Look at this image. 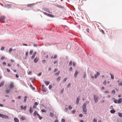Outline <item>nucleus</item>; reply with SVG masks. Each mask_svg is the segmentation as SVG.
<instances>
[{
	"label": "nucleus",
	"instance_id": "obj_41",
	"mask_svg": "<svg viewBox=\"0 0 122 122\" xmlns=\"http://www.w3.org/2000/svg\"><path fill=\"white\" fill-rule=\"evenodd\" d=\"M76 112V110H74L73 111H72V112L73 114H74Z\"/></svg>",
	"mask_w": 122,
	"mask_h": 122
},
{
	"label": "nucleus",
	"instance_id": "obj_44",
	"mask_svg": "<svg viewBox=\"0 0 122 122\" xmlns=\"http://www.w3.org/2000/svg\"><path fill=\"white\" fill-rule=\"evenodd\" d=\"M68 107L69 110H71L72 108V107L71 105L69 106Z\"/></svg>",
	"mask_w": 122,
	"mask_h": 122
},
{
	"label": "nucleus",
	"instance_id": "obj_39",
	"mask_svg": "<svg viewBox=\"0 0 122 122\" xmlns=\"http://www.w3.org/2000/svg\"><path fill=\"white\" fill-rule=\"evenodd\" d=\"M70 85H71L70 83H69V84H68L67 86V88H69L70 86Z\"/></svg>",
	"mask_w": 122,
	"mask_h": 122
},
{
	"label": "nucleus",
	"instance_id": "obj_8",
	"mask_svg": "<svg viewBox=\"0 0 122 122\" xmlns=\"http://www.w3.org/2000/svg\"><path fill=\"white\" fill-rule=\"evenodd\" d=\"M0 19L2 20H4L5 19V17L4 15H2L0 17Z\"/></svg>",
	"mask_w": 122,
	"mask_h": 122
},
{
	"label": "nucleus",
	"instance_id": "obj_37",
	"mask_svg": "<svg viewBox=\"0 0 122 122\" xmlns=\"http://www.w3.org/2000/svg\"><path fill=\"white\" fill-rule=\"evenodd\" d=\"M12 48H10L9 49V53H10L11 52V51L12 50Z\"/></svg>",
	"mask_w": 122,
	"mask_h": 122
},
{
	"label": "nucleus",
	"instance_id": "obj_6",
	"mask_svg": "<svg viewBox=\"0 0 122 122\" xmlns=\"http://www.w3.org/2000/svg\"><path fill=\"white\" fill-rule=\"evenodd\" d=\"M10 90H11V89L10 88H9V89H8V88L6 89V91H5V92L7 94H9V93L10 92Z\"/></svg>",
	"mask_w": 122,
	"mask_h": 122
},
{
	"label": "nucleus",
	"instance_id": "obj_43",
	"mask_svg": "<svg viewBox=\"0 0 122 122\" xmlns=\"http://www.w3.org/2000/svg\"><path fill=\"white\" fill-rule=\"evenodd\" d=\"M100 74V73L99 72H97L96 74L97 76H98Z\"/></svg>",
	"mask_w": 122,
	"mask_h": 122
},
{
	"label": "nucleus",
	"instance_id": "obj_61",
	"mask_svg": "<svg viewBox=\"0 0 122 122\" xmlns=\"http://www.w3.org/2000/svg\"><path fill=\"white\" fill-rule=\"evenodd\" d=\"M3 114L0 113V117H1L2 118Z\"/></svg>",
	"mask_w": 122,
	"mask_h": 122
},
{
	"label": "nucleus",
	"instance_id": "obj_7",
	"mask_svg": "<svg viewBox=\"0 0 122 122\" xmlns=\"http://www.w3.org/2000/svg\"><path fill=\"white\" fill-rule=\"evenodd\" d=\"M43 81L46 86L48 85L50 83V82L48 81Z\"/></svg>",
	"mask_w": 122,
	"mask_h": 122
},
{
	"label": "nucleus",
	"instance_id": "obj_62",
	"mask_svg": "<svg viewBox=\"0 0 122 122\" xmlns=\"http://www.w3.org/2000/svg\"><path fill=\"white\" fill-rule=\"evenodd\" d=\"M7 71L8 72H10V70L9 69L7 68Z\"/></svg>",
	"mask_w": 122,
	"mask_h": 122
},
{
	"label": "nucleus",
	"instance_id": "obj_25",
	"mask_svg": "<svg viewBox=\"0 0 122 122\" xmlns=\"http://www.w3.org/2000/svg\"><path fill=\"white\" fill-rule=\"evenodd\" d=\"M37 116H38V117H39V119L40 120H41L42 118V117H41L40 116V115H39V114Z\"/></svg>",
	"mask_w": 122,
	"mask_h": 122
},
{
	"label": "nucleus",
	"instance_id": "obj_28",
	"mask_svg": "<svg viewBox=\"0 0 122 122\" xmlns=\"http://www.w3.org/2000/svg\"><path fill=\"white\" fill-rule=\"evenodd\" d=\"M64 88H63L61 90V91L60 92V93L61 94H62L64 92Z\"/></svg>",
	"mask_w": 122,
	"mask_h": 122
},
{
	"label": "nucleus",
	"instance_id": "obj_49",
	"mask_svg": "<svg viewBox=\"0 0 122 122\" xmlns=\"http://www.w3.org/2000/svg\"><path fill=\"white\" fill-rule=\"evenodd\" d=\"M69 70L70 71H72V67H70L69 69Z\"/></svg>",
	"mask_w": 122,
	"mask_h": 122
},
{
	"label": "nucleus",
	"instance_id": "obj_16",
	"mask_svg": "<svg viewBox=\"0 0 122 122\" xmlns=\"http://www.w3.org/2000/svg\"><path fill=\"white\" fill-rule=\"evenodd\" d=\"M21 119L22 121H24L26 119V117L25 116H22L21 118Z\"/></svg>",
	"mask_w": 122,
	"mask_h": 122
},
{
	"label": "nucleus",
	"instance_id": "obj_4",
	"mask_svg": "<svg viewBox=\"0 0 122 122\" xmlns=\"http://www.w3.org/2000/svg\"><path fill=\"white\" fill-rule=\"evenodd\" d=\"M14 86V85L13 83L12 82L11 83L10 85L9 88L11 89L12 88H13Z\"/></svg>",
	"mask_w": 122,
	"mask_h": 122
},
{
	"label": "nucleus",
	"instance_id": "obj_35",
	"mask_svg": "<svg viewBox=\"0 0 122 122\" xmlns=\"http://www.w3.org/2000/svg\"><path fill=\"white\" fill-rule=\"evenodd\" d=\"M34 4H29V5H28V7H31V6H32V5H34Z\"/></svg>",
	"mask_w": 122,
	"mask_h": 122
},
{
	"label": "nucleus",
	"instance_id": "obj_11",
	"mask_svg": "<svg viewBox=\"0 0 122 122\" xmlns=\"http://www.w3.org/2000/svg\"><path fill=\"white\" fill-rule=\"evenodd\" d=\"M122 98H119L118 101V103L119 104L121 103L122 102Z\"/></svg>",
	"mask_w": 122,
	"mask_h": 122
},
{
	"label": "nucleus",
	"instance_id": "obj_32",
	"mask_svg": "<svg viewBox=\"0 0 122 122\" xmlns=\"http://www.w3.org/2000/svg\"><path fill=\"white\" fill-rule=\"evenodd\" d=\"M52 86L51 85H50L49 86V88L50 90L52 88Z\"/></svg>",
	"mask_w": 122,
	"mask_h": 122
},
{
	"label": "nucleus",
	"instance_id": "obj_2",
	"mask_svg": "<svg viewBox=\"0 0 122 122\" xmlns=\"http://www.w3.org/2000/svg\"><path fill=\"white\" fill-rule=\"evenodd\" d=\"M80 97L78 96L77 98L76 102V104L78 105L79 103L80 100Z\"/></svg>",
	"mask_w": 122,
	"mask_h": 122
},
{
	"label": "nucleus",
	"instance_id": "obj_64",
	"mask_svg": "<svg viewBox=\"0 0 122 122\" xmlns=\"http://www.w3.org/2000/svg\"><path fill=\"white\" fill-rule=\"evenodd\" d=\"M15 76L17 78H18L19 77V75L17 74H16L15 75Z\"/></svg>",
	"mask_w": 122,
	"mask_h": 122
},
{
	"label": "nucleus",
	"instance_id": "obj_14",
	"mask_svg": "<svg viewBox=\"0 0 122 122\" xmlns=\"http://www.w3.org/2000/svg\"><path fill=\"white\" fill-rule=\"evenodd\" d=\"M14 121L15 122H19V120L17 118L15 117L14 119Z\"/></svg>",
	"mask_w": 122,
	"mask_h": 122
},
{
	"label": "nucleus",
	"instance_id": "obj_27",
	"mask_svg": "<svg viewBox=\"0 0 122 122\" xmlns=\"http://www.w3.org/2000/svg\"><path fill=\"white\" fill-rule=\"evenodd\" d=\"M118 85L119 86H122V81L120 83H118Z\"/></svg>",
	"mask_w": 122,
	"mask_h": 122
},
{
	"label": "nucleus",
	"instance_id": "obj_10",
	"mask_svg": "<svg viewBox=\"0 0 122 122\" xmlns=\"http://www.w3.org/2000/svg\"><path fill=\"white\" fill-rule=\"evenodd\" d=\"M44 10L46 12L49 13H50V12L49 9L47 8H45L44 9Z\"/></svg>",
	"mask_w": 122,
	"mask_h": 122
},
{
	"label": "nucleus",
	"instance_id": "obj_36",
	"mask_svg": "<svg viewBox=\"0 0 122 122\" xmlns=\"http://www.w3.org/2000/svg\"><path fill=\"white\" fill-rule=\"evenodd\" d=\"M72 61H70V62L69 63V66H71L72 64Z\"/></svg>",
	"mask_w": 122,
	"mask_h": 122
},
{
	"label": "nucleus",
	"instance_id": "obj_54",
	"mask_svg": "<svg viewBox=\"0 0 122 122\" xmlns=\"http://www.w3.org/2000/svg\"><path fill=\"white\" fill-rule=\"evenodd\" d=\"M68 110V108H66L65 109V112H67V111Z\"/></svg>",
	"mask_w": 122,
	"mask_h": 122
},
{
	"label": "nucleus",
	"instance_id": "obj_34",
	"mask_svg": "<svg viewBox=\"0 0 122 122\" xmlns=\"http://www.w3.org/2000/svg\"><path fill=\"white\" fill-rule=\"evenodd\" d=\"M42 112H46V111L44 109H42L41 110Z\"/></svg>",
	"mask_w": 122,
	"mask_h": 122
},
{
	"label": "nucleus",
	"instance_id": "obj_52",
	"mask_svg": "<svg viewBox=\"0 0 122 122\" xmlns=\"http://www.w3.org/2000/svg\"><path fill=\"white\" fill-rule=\"evenodd\" d=\"M26 106H25L23 108V109L24 110H26Z\"/></svg>",
	"mask_w": 122,
	"mask_h": 122
},
{
	"label": "nucleus",
	"instance_id": "obj_45",
	"mask_svg": "<svg viewBox=\"0 0 122 122\" xmlns=\"http://www.w3.org/2000/svg\"><path fill=\"white\" fill-rule=\"evenodd\" d=\"M28 54V51H26L25 53V56H27Z\"/></svg>",
	"mask_w": 122,
	"mask_h": 122
},
{
	"label": "nucleus",
	"instance_id": "obj_46",
	"mask_svg": "<svg viewBox=\"0 0 122 122\" xmlns=\"http://www.w3.org/2000/svg\"><path fill=\"white\" fill-rule=\"evenodd\" d=\"M4 49V47H2L0 48V50L1 51H3Z\"/></svg>",
	"mask_w": 122,
	"mask_h": 122
},
{
	"label": "nucleus",
	"instance_id": "obj_24",
	"mask_svg": "<svg viewBox=\"0 0 122 122\" xmlns=\"http://www.w3.org/2000/svg\"><path fill=\"white\" fill-rule=\"evenodd\" d=\"M29 111L30 112V113H31L33 110H32V108H31V107H30V109L29 110Z\"/></svg>",
	"mask_w": 122,
	"mask_h": 122
},
{
	"label": "nucleus",
	"instance_id": "obj_60",
	"mask_svg": "<svg viewBox=\"0 0 122 122\" xmlns=\"http://www.w3.org/2000/svg\"><path fill=\"white\" fill-rule=\"evenodd\" d=\"M46 62V61L45 60H43L42 61V62L43 63H44Z\"/></svg>",
	"mask_w": 122,
	"mask_h": 122
},
{
	"label": "nucleus",
	"instance_id": "obj_42",
	"mask_svg": "<svg viewBox=\"0 0 122 122\" xmlns=\"http://www.w3.org/2000/svg\"><path fill=\"white\" fill-rule=\"evenodd\" d=\"M33 52V51L32 50H30V55H31L32 54V53Z\"/></svg>",
	"mask_w": 122,
	"mask_h": 122
},
{
	"label": "nucleus",
	"instance_id": "obj_1",
	"mask_svg": "<svg viewBox=\"0 0 122 122\" xmlns=\"http://www.w3.org/2000/svg\"><path fill=\"white\" fill-rule=\"evenodd\" d=\"M93 98L94 100V101L95 103H97L99 99L98 97L96 95L94 94L93 95Z\"/></svg>",
	"mask_w": 122,
	"mask_h": 122
},
{
	"label": "nucleus",
	"instance_id": "obj_19",
	"mask_svg": "<svg viewBox=\"0 0 122 122\" xmlns=\"http://www.w3.org/2000/svg\"><path fill=\"white\" fill-rule=\"evenodd\" d=\"M83 108V111L84 112H86L87 111V109L86 108Z\"/></svg>",
	"mask_w": 122,
	"mask_h": 122
},
{
	"label": "nucleus",
	"instance_id": "obj_56",
	"mask_svg": "<svg viewBox=\"0 0 122 122\" xmlns=\"http://www.w3.org/2000/svg\"><path fill=\"white\" fill-rule=\"evenodd\" d=\"M65 122V120L64 119H61V122Z\"/></svg>",
	"mask_w": 122,
	"mask_h": 122
},
{
	"label": "nucleus",
	"instance_id": "obj_58",
	"mask_svg": "<svg viewBox=\"0 0 122 122\" xmlns=\"http://www.w3.org/2000/svg\"><path fill=\"white\" fill-rule=\"evenodd\" d=\"M5 58V57L4 56H2L1 58V59L2 60H3Z\"/></svg>",
	"mask_w": 122,
	"mask_h": 122
},
{
	"label": "nucleus",
	"instance_id": "obj_29",
	"mask_svg": "<svg viewBox=\"0 0 122 122\" xmlns=\"http://www.w3.org/2000/svg\"><path fill=\"white\" fill-rule=\"evenodd\" d=\"M111 92L112 94H115L116 92L114 90H113Z\"/></svg>",
	"mask_w": 122,
	"mask_h": 122
},
{
	"label": "nucleus",
	"instance_id": "obj_51",
	"mask_svg": "<svg viewBox=\"0 0 122 122\" xmlns=\"http://www.w3.org/2000/svg\"><path fill=\"white\" fill-rule=\"evenodd\" d=\"M35 57V56L33 55L31 57V59H33Z\"/></svg>",
	"mask_w": 122,
	"mask_h": 122
},
{
	"label": "nucleus",
	"instance_id": "obj_57",
	"mask_svg": "<svg viewBox=\"0 0 122 122\" xmlns=\"http://www.w3.org/2000/svg\"><path fill=\"white\" fill-rule=\"evenodd\" d=\"M93 122H97V120L96 119L94 118L93 120Z\"/></svg>",
	"mask_w": 122,
	"mask_h": 122
},
{
	"label": "nucleus",
	"instance_id": "obj_18",
	"mask_svg": "<svg viewBox=\"0 0 122 122\" xmlns=\"http://www.w3.org/2000/svg\"><path fill=\"white\" fill-rule=\"evenodd\" d=\"M42 91L44 92H46V90L45 89V88L43 87L42 88Z\"/></svg>",
	"mask_w": 122,
	"mask_h": 122
},
{
	"label": "nucleus",
	"instance_id": "obj_53",
	"mask_svg": "<svg viewBox=\"0 0 122 122\" xmlns=\"http://www.w3.org/2000/svg\"><path fill=\"white\" fill-rule=\"evenodd\" d=\"M103 84L105 85H106V81H105L103 82Z\"/></svg>",
	"mask_w": 122,
	"mask_h": 122
},
{
	"label": "nucleus",
	"instance_id": "obj_47",
	"mask_svg": "<svg viewBox=\"0 0 122 122\" xmlns=\"http://www.w3.org/2000/svg\"><path fill=\"white\" fill-rule=\"evenodd\" d=\"M72 65L73 66H75L76 65V63L75 62H73L72 63Z\"/></svg>",
	"mask_w": 122,
	"mask_h": 122
},
{
	"label": "nucleus",
	"instance_id": "obj_15",
	"mask_svg": "<svg viewBox=\"0 0 122 122\" xmlns=\"http://www.w3.org/2000/svg\"><path fill=\"white\" fill-rule=\"evenodd\" d=\"M115 112V111L114 109H112L110 111V112L112 114L114 113Z\"/></svg>",
	"mask_w": 122,
	"mask_h": 122
},
{
	"label": "nucleus",
	"instance_id": "obj_26",
	"mask_svg": "<svg viewBox=\"0 0 122 122\" xmlns=\"http://www.w3.org/2000/svg\"><path fill=\"white\" fill-rule=\"evenodd\" d=\"M61 78V77L60 76L57 78L56 80L57 81H59L60 79Z\"/></svg>",
	"mask_w": 122,
	"mask_h": 122
},
{
	"label": "nucleus",
	"instance_id": "obj_48",
	"mask_svg": "<svg viewBox=\"0 0 122 122\" xmlns=\"http://www.w3.org/2000/svg\"><path fill=\"white\" fill-rule=\"evenodd\" d=\"M111 78L113 79H114V76L112 75H111Z\"/></svg>",
	"mask_w": 122,
	"mask_h": 122
},
{
	"label": "nucleus",
	"instance_id": "obj_22",
	"mask_svg": "<svg viewBox=\"0 0 122 122\" xmlns=\"http://www.w3.org/2000/svg\"><path fill=\"white\" fill-rule=\"evenodd\" d=\"M60 73V71H59L57 72L55 74V75H56V76H57L59 75V74Z\"/></svg>",
	"mask_w": 122,
	"mask_h": 122
},
{
	"label": "nucleus",
	"instance_id": "obj_12",
	"mask_svg": "<svg viewBox=\"0 0 122 122\" xmlns=\"http://www.w3.org/2000/svg\"><path fill=\"white\" fill-rule=\"evenodd\" d=\"M39 114L37 112V111H35L34 113L33 116L35 117L36 115H38Z\"/></svg>",
	"mask_w": 122,
	"mask_h": 122
},
{
	"label": "nucleus",
	"instance_id": "obj_63",
	"mask_svg": "<svg viewBox=\"0 0 122 122\" xmlns=\"http://www.w3.org/2000/svg\"><path fill=\"white\" fill-rule=\"evenodd\" d=\"M31 73V72L30 71H29V72L28 73V74L29 75H30Z\"/></svg>",
	"mask_w": 122,
	"mask_h": 122
},
{
	"label": "nucleus",
	"instance_id": "obj_33",
	"mask_svg": "<svg viewBox=\"0 0 122 122\" xmlns=\"http://www.w3.org/2000/svg\"><path fill=\"white\" fill-rule=\"evenodd\" d=\"M67 78H65L63 80V82H65L67 80Z\"/></svg>",
	"mask_w": 122,
	"mask_h": 122
},
{
	"label": "nucleus",
	"instance_id": "obj_20",
	"mask_svg": "<svg viewBox=\"0 0 122 122\" xmlns=\"http://www.w3.org/2000/svg\"><path fill=\"white\" fill-rule=\"evenodd\" d=\"M86 103H84L82 106V108H86Z\"/></svg>",
	"mask_w": 122,
	"mask_h": 122
},
{
	"label": "nucleus",
	"instance_id": "obj_13",
	"mask_svg": "<svg viewBox=\"0 0 122 122\" xmlns=\"http://www.w3.org/2000/svg\"><path fill=\"white\" fill-rule=\"evenodd\" d=\"M2 118L7 119L8 118V117L7 116L5 115H3Z\"/></svg>",
	"mask_w": 122,
	"mask_h": 122
},
{
	"label": "nucleus",
	"instance_id": "obj_21",
	"mask_svg": "<svg viewBox=\"0 0 122 122\" xmlns=\"http://www.w3.org/2000/svg\"><path fill=\"white\" fill-rule=\"evenodd\" d=\"M118 114L119 116L120 117H122V113L118 112Z\"/></svg>",
	"mask_w": 122,
	"mask_h": 122
},
{
	"label": "nucleus",
	"instance_id": "obj_31",
	"mask_svg": "<svg viewBox=\"0 0 122 122\" xmlns=\"http://www.w3.org/2000/svg\"><path fill=\"white\" fill-rule=\"evenodd\" d=\"M58 69L57 68H55L54 69L53 72H56V71H58Z\"/></svg>",
	"mask_w": 122,
	"mask_h": 122
},
{
	"label": "nucleus",
	"instance_id": "obj_23",
	"mask_svg": "<svg viewBox=\"0 0 122 122\" xmlns=\"http://www.w3.org/2000/svg\"><path fill=\"white\" fill-rule=\"evenodd\" d=\"M50 116L51 117H53L54 116V114L51 112L50 113Z\"/></svg>",
	"mask_w": 122,
	"mask_h": 122
},
{
	"label": "nucleus",
	"instance_id": "obj_3",
	"mask_svg": "<svg viewBox=\"0 0 122 122\" xmlns=\"http://www.w3.org/2000/svg\"><path fill=\"white\" fill-rule=\"evenodd\" d=\"M44 13L45 15H47V16H49V17H54V15H53L48 14H47L46 13Z\"/></svg>",
	"mask_w": 122,
	"mask_h": 122
},
{
	"label": "nucleus",
	"instance_id": "obj_30",
	"mask_svg": "<svg viewBox=\"0 0 122 122\" xmlns=\"http://www.w3.org/2000/svg\"><path fill=\"white\" fill-rule=\"evenodd\" d=\"M114 102L115 103H118V101L116 99L114 100Z\"/></svg>",
	"mask_w": 122,
	"mask_h": 122
},
{
	"label": "nucleus",
	"instance_id": "obj_17",
	"mask_svg": "<svg viewBox=\"0 0 122 122\" xmlns=\"http://www.w3.org/2000/svg\"><path fill=\"white\" fill-rule=\"evenodd\" d=\"M4 82H5V81H1V82L0 83V85L1 86H2L3 85L4 83Z\"/></svg>",
	"mask_w": 122,
	"mask_h": 122
},
{
	"label": "nucleus",
	"instance_id": "obj_9",
	"mask_svg": "<svg viewBox=\"0 0 122 122\" xmlns=\"http://www.w3.org/2000/svg\"><path fill=\"white\" fill-rule=\"evenodd\" d=\"M38 58L37 57L35 58L34 60V62L35 63H36L38 61Z\"/></svg>",
	"mask_w": 122,
	"mask_h": 122
},
{
	"label": "nucleus",
	"instance_id": "obj_5",
	"mask_svg": "<svg viewBox=\"0 0 122 122\" xmlns=\"http://www.w3.org/2000/svg\"><path fill=\"white\" fill-rule=\"evenodd\" d=\"M78 73V71H75V73L74 74V77L75 78H76Z\"/></svg>",
	"mask_w": 122,
	"mask_h": 122
},
{
	"label": "nucleus",
	"instance_id": "obj_38",
	"mask_svg": "<svg viewBox=\"0 0 122 122\" xmlns=\"http://www.w3.org/2000/svg\"><path fill=\"white\" fill-rule=\"evenodd\" d=\"M57 56L56 55H55L53 57V58H54V59H56V58Z\"/></svg>",
	"mask_w": 122,
	"mask_h": 122
},
{
	"label": "nucleus",
	"instance_id": "obj_59",
	"mask_svg": "<svg viewBox=\"0 0 122 122\" xmlns=\"http://www.w3.org/2000/svg\"><path fill=\"white\" fill-rule=\"evenodd\" d=\"M38 104V103L37 102H36L34 103V105H35L36 106Z\"/></svg>",
	"mask_w": 122,
	"mask_h": 122
},
{
	"label": "nucleus",
	"instance_id": "obj_55",
	"mask_svg": "<svg viewBox=\"0 0 122 122\" xmlns=\"http://www.w3.org/2000/svg\"><path fill=\"white\" fill-rule=\"evenodd\" d=\"M58 61H54V64H55L57 62H58Z\"/></svg>",
	"mask_w": 122,
	"mask_h": 122
},
{
	"label": "nucleus",
	"instance_id": "obj_40",
	"mask_svg": "<svg viewBox=\"0 0 122 122\" xmlns=\"http://www.w3.org/2000/svg\"><path fill=\"white\" fill-rule=\"evenodd\" d=\"M83 74H84V76H83V78H84L86 76V73L85 72H84V73Z\"/></svg>",
	"mask_w": 122,
	"mask_h": 122
},
{
	"label": "nucleus",
	"instance_id": "obj_50",
	"mask_svg": "<svg viewBox=\"0 0 122 122\" xmlns=\"http://www.w3.org/2000/svg\"><path fill=\"white\" fill-rule=\"evenodd\" d=\"M41 74L42 73L41 72H40L38 74V76H40L41 75Z\"/></svg>",
	"mask_w": 122,
	"mask_h": 122
}]
</instances>
